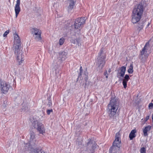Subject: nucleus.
I'll list each match as a JSON object with an SVG mask.
<instances>
[{
    "label": "nucleus",
    "instance_id": "f257e3e1",
    "mask_svg": "<svg viewBox=\"0 0 153 153\" xmlns=\"http://www.w3.org/2000/svg\"><path fill=\"white\" fill-rule=\"evenodd\" d=\"M68 53L65 51H61L58 53L54 52L52 56L53 62L51 65L52 67L56 69L57 68L58 62H62L67 58Z\"/></svg>",
    "mask_w": 153,
    "mask_h": 153
},
{
    "label": "nucleus",
    "instance_id": "f03ea898",
    "mask_svg": "<svg viewBox=\"0 0 153 153\" xmlns=\"http://www.w3.org/2000/svg\"><path fill=\"white\" fill-rule=\"evenodd\" d=\"M144 8L141 3L136 5L134 8L132 14L131 22L135 24L139 22L142 15Z\"/></svg>",
    "mask_w": 153,
    "mask_h": 153
},
{
    "label": "nucleus",
    "instance_id": "7ed1b4c3",
    "mask_svg": "<svg viewBox=\"0 0 153 153\" xmlns=\"http://www.w3.org/2000/svg\"><path fill=\"white\" fill-rule=\"evenodd\" d=\"M119 105V100L117 98L114 97L111 98L108 108L110 116H113L115 114Z\"/></svg>",
    "mask_w": 153,
    "mask_h": 153
},
{
    "label": "nucleus",
    "instance_id": "20e7f679",
    "mask_svg": "<svg viewBox=\"0 0 153 153\" xmlns=\"http://www.w3.org/2000/svg\"><path fill=\"white\" fill-rule=\"evenodd\" d=\"M33 127L37 129L39 134L44 135L45 133V129L44 125L41 123L37 120L34 121L32 123Z\"/></svg>",
    "mask_w": 153,
    "mask_h": 153
},
{
    "label": "nucleus",
    "instance_id": "39448f33",
    "mask_svg": "<svg viewBox=\"0 0 153 153\" xmlns=\"http://www.w3.org/2000/svg\"><path fill=\"white\" fill-rule=\"evenodd\" d=\"M105 54L102 52H100L97 58V62L98 65V70L100 71L102 70L105 63Z\"/></svg>",
    "mask_w": 153,
    "mask_h": 153
},
{
    "label": "nucleus",
    "instance_id": "423d86ee",
    "mask_svg": "<svg viewBox=\"0 0 153 153\" xmlns=\"http://www.w3.org/2000/svg\"><path fill=\"white\" fill-rule=\"evenodd\" d=\"M85 18L81 17L76 19L74 24V28L80 30L82 27L83 25L85 24Z\"/></svg>",
    "mask_w": 153,
    "mask_h": 153
},
{
    "label": "nucleus",
    "instance_id": "0eeeda50",
    "mask_svg": "<svg viewBox=\"0 0 153 153\" xmlns=\"http://www.w3.org/2000/svg\"><path fill=\"white\" fill-rule=\"evenodd\" d=\"M16 56L17 61L19 65H21L24 60V55H22L21 48L13 49Z\"/></svg>",
    "mask_w": 153,
    "mask_h": 153
},
{
    "label": "nucleus",
    "instance_id": "6e6552de",
    "mask_svg": "<svg viewBox=\"0 0 153 153\" xmlns=\"http://www.w3.org/2000/svg\"><path fill=\"white\" fill-rule=\"evenodd\" d=\"M31 32L33 37L36 41H40L42 39L41 33V31L36 28H33L31 29Z\"/></svg>",
    "mask_w": 153,
    "mask_h": 153
},
{
    "label": "nucleus",
    "instance_id": "1a4fd4ad",
    "mask_svg": "<svg viewBox=\"0 0 153 153\" xmlns=\"http://www.w3.org/2000/svg\"><path fill=\"white\" fill-rule=\"evenodd\" d=\"M10 87V86L8 83L4 81H0V90L2 93H7Z\"/></svg>",
    "mask_w": 153,
    "mask_h": 153
},
{
    "label": "nucleus",
    "instance_id": "9d476101",
    "mask_svg": "<svg viewBox=\"0 0 153 153\" xmlns=\"http://www.w3.org/2000/svg\"><path fill=\"white\" fill-rule=\"evenodd\" d=\"M14 44L13 49L21 48V41L19 36L17 33L14 34Z\"/></svg>",
    "mask_w": 153,
    "mask_h": 153
},
{
    "label": "nucleus",
    "instance_id": "9b49d317",
    "mask_svg": "<svg viewBox=\"0 0 153 153\" xmlns=\"http://www.w3.org/2000/svg\"><path fill=\"white\" fill-rule=\"evenodd\" d=\"M30 149V147L29 144H24L21 148L20 153H29Z\"/></svg>",
    "mask_w": 153,
    "mask_h": 153
},
{
    "label": "nucleus",
    "instance_id": "f8f14e48",
    "mask_svg": "<svg viewBox=\"0 0 153 153\" xmlns=\"http://www.w3.org/2000/svg\"><path fill=\"white\" fill-rule=\"evenodd\" d=\"M120 135L119 132L116 133L115 136V139L113 142V145L117 147H119L121 143L120 139Z\"/></svg>",
    "mask_w": 153,
    "mask_h": 153
},
{
    "label": "nucleus",
    "instance_id": "ddd939ff",
    "mask_svg": "<svg viewBox=\"0 0 153 153\" xmlns=\"http://www.w3.org/2000/svg\"><path fill=\"white\" fill-rule=\"evenodd\" d=\"M20 0H17L16 4L15 7V12L16 18H17L21 11V8L20 6Z\"/></svg>",
    "mask_w": 153,
    "mask_h": 153
},
{
    "label": "nucleus",
    "instance_id": "4468645a",
    "mask_svg": "<svg viewBox=\"0 0 153 153\" xmlns=\"http://www.w3.org/2000/svg\"><path fill=\"white\" fill-rule=\"evenodd\" d=\"M71 43L74 44H76V45L78 46L81 45V41L80 39L79 38L75 39L74 38H72L70 40Z\"/></svg>",
    "mask_w": 153,
    "mask_h": 153
},
{
    "label": "nucleus",
    "instance_id": "2eb2a0df",
    "mask_svg": "<svg viewBox=\"0 0 153 153\" xmlns=\"http://www.w3.org/2000/svg\"><path fill=\"white\" fill-rule=\"evenodd\" d=\"M68 2L69 4V5L68 7V9L69 10H71L74 8L76 1L68 0Z\"/></svg>",
    "mask_w": 153,
    "mask_h": 153
},
{
    "label": "nucleus",
    "instance_id": "dca6fc26",
    "mask_svg": "<svg viewBox=\"0 0 153 153\" xmlns=\"http://www.w3.org/2000/svg\"><path fill=\"white\" fill-rule=\"evenodd\" d=\"M130 79V77L128 75L126 74V75L124 79L123 80V87L124 88H126L127 86V82Z\"/></svg>",
    "mask_w": 153,
    "mask_h": 153
},
{
    "label": "nucleus",
    "instance_id": "f3484780",
    "mask_svg": "<svg viewBox=\"0 0 153 153\" xmlns=\"http://www.w3.org/2000/svg\"><path fill=\"white\" fill-rule=\"evenodd\" d=\"M151 128V126H148L145 127L143 130V135L145 136H147L148 135L147 132L149 131Z\"/></svg>",
    "mask_w": 153,
    "mask_h": 153
},
{
    "label": "nucleus",
    "instance_id": "a211bd4d",
    "mask_svg": "<svg viewBox=\"0 0 153 153\" xmlns=\"http://www.w3.org/2000/svg\"><path fill=\"white\" fill-rule=\"evenodd\" d=\"M149 46L148 44L146 43L145 46L143 48L142 50L140 52V54L141 55H143L146 54L147 52V50Z\"/></svg>",
    "mask_w": 153,
    "mask_h": 153
},
{
    "label": "nucleus",
    "instance_id": "6ab92c4d",
    "mask_svg": "<svg viewBox=\"0 0 153 153\" xmlns=\"http://www.w3.org/2000/svg\"><path fill=\"white\" fill-rule=\"evenodd\" d=\"M136 132V130L135 129L131 131L129 135V137L130 140H132L136 136L135 134Z\"/></svg>",
    "mask_w": 153,
    "mask_h": 153
},
{
    "label": "nucleus",
    "instance_id": "aec40b11",
    "mask_svg": "<svg viewBox=\"0 0 153 153\" xmlns=\"http://www.w3.org/2000/svg\"><path fill=\"white\" fill-rule=\"evenodd\" d=\"M118 148L116 146H113L110 149V153H116L119 150Z\"/></svg>",
    "mask_w": 153,
    "mask_h": 153
},
{
    "label": "nucleus",
    "instance_id": "412c9836",
    "mask_svg": "<svg viewBox=\"0 0 153 153\" xmlns=\"http://www.w3.org/2000/svg\"><path fill=\"white\" fill-rule=\"evenodd\" d=\"M44 116V112L43 111H41L38 112L37 114L38 119L39 120H41Z\"/></svg>",
    "mask_w": 153,
    "mask_h": 153
},
{
    "label": "nucleus",
    "instance_id": "4be33fe9",
    "mask_svg": "<svg viewBox=\"0 0 153 153\" xmlns=\"http://www.w3.org/2000/svg\"><path fill=\"white\" fill-rule=\"evenodd\" d=\"M126 70V67L124 66H123L120 69V72L119 73L120 76L123 77L125 74Z\"/></svg>",
    "mask_w": 153,
    "mask_h": 153
},
{
    "label": "nucleus",
    "instance_id": "5701e85b",
    "mask_svg": "<svg viewBox=\"0 0 153 153\" xmlns=\"http://www.w3.org/2000/svg\"><path fill=\"white\" fill-rule=\"evenodd\" d=\"M30 143L32 142L35 140V135L34 132H31L30 133Z\"/></svg>",
    "mask_w": 153,
    "mask_h": 153
},
{
    "label": "nucleus",
    "instance_id": "b1692460",
    "mask_svg": "<svg viewBox=\"0 0 153 153\" xmlns=\"http://www.w3.org/2000/svg\"><path fill=\"white\" fill-rule=\"evenodd\" d=\"M142 22H143V27L145 28L147 27L150 24V23L148 20H144Z\"/></svg>",
    "mask_w": 153,
    "mask_h": 153
},
{
    "label": "nucleus",
    "instance_id": "393cba45",
    "mask_svg": "<svg viewBox=\"0 0 153 153\" xmlns=\"http://www.w3.org/2000/svg\"><path fill=\"white\" fill-rule=\"evenodd\" d=\"M32 153H45L44 152L42 149H34L32 152Z\"/></svg>",
    "mask_w": 153,
    "mask_h": 153
},
{
    "label": "nucleus",
    "instance_id": "a878e982",
    "mask_svg": "<svg viewBox=\"0 0 153 153\" xmlns=\"http://www.w3.org/2000/svg\"><path fill=\"white\" fill-rule=\"evenodd\" d=\"M88 146H91L92 150H94L97 146V144L95 143H94L93 144L91 143H88Z\"/></svg>",
    "mask_w": 153,
    "mask_h": 153
},
{
    "label": "nucleus",
    "instance_id": "bb28decb",
    "mask_svg": "<svg viewBox=\"0 0 153 153\" xmlns=\"http://www.w3.org/2000/svg\"><path fill=\"white\" fill-rule=\"evenodd\" d=\"M137 27L138 30L139 31H140L143 27V22H140L138 24Z\"/></svg>",
    "mask_w": 153,
    "mask_h": 153
},
{
    "label": "nucleus",
    "instance_id": "cd10ccee",
    "mask_svg": "<svg viewBox=\"0 0 153 153\" xmlns=\"http://www.w3.org/2000/svg\"><path fill=\"white\" fill-rule=\"evenodd\" d=\"M133 65L131 64L128 70V72L129 74H132L133 73Z\"/></svg>",
    "mask_w": 153,
    "mask_h": 153
},
{
    "label": "nucleus",
    "instance_id": "c85d7f7f",
    "mask_svg": "<svg viewBox=\"0 0 153 153\" xmlns=\"http://www.w3.org/2000/svg\"><path fill=\"white\" fill-rule=\"evenodd\" d=\"M65 39L63 38V37H62L61 38H60L59 42V43L60 45H62L64 43V42H65Z\"/></svg>",
    "mask_w": 153,
    "mask_h": 153
},
{
    "label": "nucleus",
    "instance_id": "c756f323",
    "mask_svg": "<svg viewBox=\"0 0 153 153\" xmlns=\"http://www.w3.org/2000/svg\"><path fill=\"white\" fill-rule=\"evenodd\" d=\"M47 101V102L48 103V105H49V106H51L52 105V100L51 98H49Z\"/></svg>",
    "mask_w": 153,
    "mask_h": 153
},
{
    "label": "nucleus",
    "instance_id": "7c9ffc66",
    "mask_svg": "<svg viewBox=\"0 0 153 153\" xmlns=\"http://www.w3.org/2000/svg\"><path fill=\"white\" fill-rule=\"evenodd\" d=\"M140 153H146V150L145 148L143 147L140 149Z\"/></svg>",
    "mask_w": 153,
    "mask_h": 153
},
{
    "label": "nucleus",
    "instance_id": "2f4dec72",
    "mask_svg": "<svg viewBox=\"0 0 153 153\" xmlns=\"http://www.w3.org/2000/svg\"><path fill=\"white\" fill-rule=\"evenodd\" d=\"M9 30H7L6 31L4 34L3 35V36L4 37H6L7 36V34L9 33Z\"/></svg>",
    "mask_w": 153,
    "mask_h": 153
},
{
    "label": "nucleus",
    "instance_id": "473e14b6",
    "mask_svg": "<svg viewBox=\"0 0 153 153\" xmlns=\"http://www.w3.org/2000/svg\"><path fill=\"white\" fill-rule=\"evenodd\" d=\"M53 112L52 109L49 110L47 111V114L48 115H49L50 113Z\"/></svg>",
    "mask_w": 153,
    "mask_h": 153
},
{
    "label": "nucleus",
    "instance_id": "72a5a7b5",
    "mask_svg": "<svg viewBox=\"0 0 153 153\" xmlns=\"http://www.w3.org/2000/svg\"><path fill=\"white\" fill-rule=\"evenodd\" d=\"M149 106V108H152L153 107V104L152 103H150Z\"/></svg>",
    "mask_w": 153,
    "mask_h": 153
},
{
    "label": "nucleus",
    "instance_id": "f704fd0d",
    "mask_svg": "<svg viewBox=\"0 0 153 153\" xmlns=\"http://www.w3.org/2000/svg\"><path fill=\"white\" fill-rule=\"evenodd\" d=\"M104 74L105 76H106V78H107L108 77V74H107V71H105L104 73Z\"/></svg>",
    "mask_w": 153,
    "mask_h": 153
},
{
    "label": "nucleus",
    "instance_id": "c9c22d12",
    "mask_svg": "<svg viewBox=\"0 0 153 153\" xmlns=\"http://www.w3.org/2000/svg\"><path fill=\"white\" fill-rule=\"evenodd\" d=\"M149 118V116H147L145 119V122H146Z\"/></svg>",
    "mask_w": 153,
    "mask_h": 153
},
{
    "label": "nucleus",
    "instance_id": "e433bc0d",
    "mask_svg": "<svg viewBox=\"0 0 153 153\" xmlns=\"http://www.w3.org/2000/svg\"><path fill=\"white\" fill-rule=\"evenodd\" d=\"M82 153H89L88 151H82Z\"/></svg>",
    "mask_w": 153,
    "mask_h": 153
},
{
    "label": "nucleus",
    "instance_id": "4c0bfd02",
    "mask_svg": "<svg viewBox=\"0 0 153 153\" xmlns=\"http://www.w3.org/2000/svg\"><path fill=\"white\" fill-rule=\"evenodd\" d=\"M111 71V69H109L108 70V72L109 73H110Z\"/></svg>",
    "mask_w": 153,
    "mask_h": 153
},
{
    "label": "nucleus",
    "instance_id": "58836bf2",
    "mask_svg": "<svg viewBox=\"0 0 153 153\" xmlns=\"http://www.w3.org/2000/svg\"><path fill=\"white\" fill-rule=\"evenodd\" d=\"M152 122L153 123V114H152Z\"/></svg>",
    "mask_w": 153,
    "mask_h": 153
},
{
    "label": "nucleus",
    "instance_id": "ea45409f",
    "mask_svg": "<svg viewBox=\"0 0 153 153\" xmlns=\"http://www.w3.org/2000/svg\"><path fill=\"white\" fill-rule=\"evenodd\" d=\"M82 68V67H80V71H81V70Z\"/></svg>",
    "mask_w": 153,
    "mask_h": 153
},
{
    "label": "nucleus",
    "instance_id": "a19ab883",
    "mask_svg": "<svg viewBox=\"0 0 153 153\" xmlns=\"http://www.w3.org/2000/svg\"><path fill=\"white\" fill-rule=\"evenodd\" d=\"M53 6H56V5H55V4H54V5H53Z\"/></svg>",
    "mask_w": 153,
    "mask_h": 153
},
{
    "label": "nucleus",
    "instance_id": "79ce46f5",
    "mask_svg": "<svg viewBox=\"0 0 153 153\" xmlns=\"http://www.w3.org/2000/svg\"><path fill=\"white\" fill-rule=\"evenodd\" d=\"M16 78H15V79H14V80L15 81H16Z\"/></svg>",
    "mask_w": 153,
    "mask_h": 153
}]
</instances>
